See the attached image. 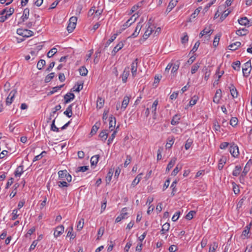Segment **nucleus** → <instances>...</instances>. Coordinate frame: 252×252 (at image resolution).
<instances>
[{
  "label": "nucleus",
  "instance_id": "obj_26",
  "mask_svg": "<svg viewBox=\"0 0 252 252\" xmlns=\"http://www.w3.org/2000/svg\"><path fill=\"white\" fill-rule=\"evenodd\" d=\"M177 160V158H173L170 161V162L168 163L167 166V167H166V171H169L174 165L175 162H176V161Z\"/></svg>",
  "mask_w": 252,
  "mask_h": 252
},
{
  "label": "nucleus",
  "instance_id": "obj_10",
  "mask_svg": "<svg viewBox=\"0 0 252 252\" xmlns=\"http://www.w3.org/2000/svg\"><path fill=\"white\" fill-rule=\"evenodd\" d=\"M143 22V21L142 22H139L138 24H137V25L135 28V30L134 32L129 36V37H136L138 36V35L139 34V33L140 31V30L142 27V23Z\"/></svg>",
  "mask_w": 252,
  "mask_h": 252
},
{
  "label": "nucleus",
  "instance_id": "obj_5",
  "mask_svg": "<svg viewBox=\"0 0 252 252\" xmlns=\"http://www.w3.org/2000/svg\"><path fill=\"white\" fill-rule=\"evenodd\" d=\"M16 93L17 91L15 90H12L10 92L8 96L6 99V104L7 105H10L12 103Z\"/></svg>",
  "mask_w": 252,
  "mask_h": 252
},
{
  "label": "nucleus",
  "instance_id": "obj_17",
  "mask_svg": "<svg viewBox=\"0 0 252 252\" xmlns=\"http://www.w3.org/2000/svg\"><path fill=\"white\" fill-rule=\"evenodd\" d=\"M231 86L229 87L230 92L231 95L233 98H236L238 96V93L235 87L233 84H231Z\"/></svg>",
  "mask_w": 252,
  "mask_h": 252
},
{
  "label": "nucleus",
  "instance_id": "obj_3",
  "mask_svg": "<svg viewBox=\"0 0 252 252\" xmlns=\"http://www.w3.org/2000/svg\"><path fill=\"white\" fill-rule=\"evenodd\" d=\"M229 152L231 155L234 158L238 157L239 155L238 147L234 144H232L230 146Z\"/></svg>",
  "mask_w": 252,
  "mask_h": 252
},
{
  "label": "nucleus",
  "instance_id": "obj_49",
  "mask_svg": "<svg viewBox=\"0 0 252 252\" xmlns=\"http://www.w3.org/2000/svg\"><path fill=\"white\" fill-rule=\"evenodd\" d=\"M55 119L56 118L53 120L51 125V130L55 132H59V128L57 127L55 125Z\"/></svg>",
  "mask_w": 252,
  "mask_h": 252
},
{
  "label": "nucleus",
  "instance_id": "obj_58",
  "mask_svg": "<svg viewBox=\"0 0 252 252\" xmlns=\"http://www.w3.org/2000/svg\"><path fill=\"white\" fill-rule=\"evenodd\" d=\"M238 119L236 117H232L230 121V125L232 126H235L237 125Z\"/></svg>",
  "mask_w": 252,
  "mask_h": 252
},
{
  "label": "nucleus",
  "instance_id": "obj_24",
  "mask_svg": "<svg viewBox=\"0 0 252 252\" xmlns=\"http://www.w3.org/2000/svg\"><path fill=\"white\" fill-rule=\"evenodd\" d=\"M129 97L127 96H124L123 102H122V106H121V108L123 109V110H125V109L126 108V107L127 106V105L129 103Z\"/></svg>",
  "mask_w": 252,
  "mask_h": 252
},
{
  "label": "nucleus",
  "instance_id": "obj_25",
  "mask_svg": "<svg viewBox=\"0 0 252 252\" xmlns=\"http://www.w3.org/2000/svg\"><path fill=\"white\" fill-rule=\"evenodd\" d=\"M143 175V173L139 174L136 178L134 179L131 183V187H135L140 181L141 179V176Z\"/></svg>",
  "mask_w": 252,
  "mask_h": 252
},
{
  "label": "nucleus",
  "instance_id": "obj_15",
  "mask_svg": "<svg viewBox=\"0 0 252 252\" xmlns=\"http://www.w3.org/2000/svg\"><path fill=\"white\" fill-rule=\"evenodd\" d=\"M75 97V95L73 93H68L64 96V103H69L71 100H73Z\"/></svg>",
  "mask_w": 252,
  "mask_h": 252
},
{
  "label": "nucleus",
  "instance_id": "obj_56",
  "mask_svg": "<svg viewBox=\"0 0 252 252\" xmlns=\"http://www.w3.org/2000/svg\"><path fill=\"white\" fill-rule=\"evenodd\" d=\"M117 133L116 130H114L113 132L111 134V135L109 137L108 140V145H110L113 141V139L116 136V134Z\"/></svg>",
  "mask_w": 252,
  "mask_h": 252
},
{
  "label": "nucleus",
  "instance_id": "obj_42",
  "mask_svg": "<svg viewBox=\"0 0 252 252\" xmlns=\"http://www.w3.org/2000/svg\"><path fill=\"white\" fill-rule=\"evenodd\" d=\"M79 71L80 75L85 76L88 73V70L84 66H82L79 69Z\"/></svg>",
  "mask_w": 252,
  "mask_h": 252
},
{
  "label": "nucleus",
  "instance_id": "obj_22",
  "mask_svg": "<svg viewBox=\"0 0 252 252\" xmlns=\"http://www.w3.org/2000/svg\"><path fill=\"white\" fill-rule=\"evenodd\" d=\"M24 166L23 165H20L16 169L15 172H14V175L15 177H20L21 175L22 174V173L24 172L23 170Z\"/></svg>",
  "mask_w": 252,
  "mask_h": 252
},
{
  "label": "nucleus",
  "instance_id": "obj_61",
  "mask_svg": "<svg viewBox=\"0 0 252 252\" xmlns=\"http://www.w3.org/2000/svg\"><path fill=\"white\" fill-rule=\"evenodd\" d=\"M218 248V244L214 242L213 245H210L209 252H215Z\"/></svg>",
  "mask_w": 252,
  "mask_h": 252
},
{
  "label": "nucleus",
  "instance_id": "obj_46",
  "mask_svg": "<svg viewBox=\"0 0 252 252\" xmlns=\"http://www.w3.org/2000/svg\"><path fill=\"white\" fill-rule=\"evenodd\" d=\"M200 63H196L194 64L192 66L191 69V74H194L196 72V71L198 69V68L200 66Z\"/></svg>",
  "mask_w": 252,
  "mask_h": 252
},
{
  "label": "nucleus",
  "instance_id": "obj_63",
  "mask_svg": "<svg viewBox=\"0 0 252 252\" xmlns=\"http://www.w3.org/2000/svg\"><path fill=\"white\" fill-rule=\"evenodd\" d=\"M17 213H18V210L17 209H14L13 211H12V213L11 214L12 217V218H11V220H15L16 219H17L18 217V215L17 214Z\"/></svg>",
  "mask_w": 252,
  "mask_h": 252
},
{
  "label": "nucleus",
  "instance_id": "obj_18",
  "mask_svg": "<svg viewBox=\"0 0 252 252\" xmlns=\"http://www.w3.org/2000/svg\"><path fill=\"white\" fill-rule=\"evenodd\" d=\"M178 1L179 0H171L167 7L166 11H168V12L171 11L172 9L176 5Z\"/></svg>",
  "mask_w": 252,
  "mask_h": 252
},
{
  "label": "nucleus",
  "instance_id": "obj_2",
  "mask_svg": "<svg viewBox=\"0 0 252 252\" xmlns=\"http://www.w3.org/2000/svg\"><path fill=\"white\" fill-rule=\"evenodd\" d=\"M252 70L251 60L247 62L242 68L243 75L245 77H248Z\"/></svg>",
  "mask_w": 252,
  "mask_h": 252
},
{
  "label": "nucleus",
  "instance_id": "obj_38",
  "mask_svg": "<svg viewBox=\"0 0 252 252\" xmlns=\"http://www.w3.org/2000/svg\"><path fill=\"white\" fill-rule=\"evenodd\" d=\"M118 35L117 33L114 34L111 38L106 42L105 44V48L108 47L110 44L116 38Z\"/></svg>",
  "mask_w": 252,
  "mask_h": 252
},
{
  "label": "nucleus",
  "instance_id": "obj_33",
  "mask_svg": "<svg viewBox=\"0 0 252 252\" xmlns=\"http://www.w3.org/2000/svg\"><path fill=\"white\" fill-rule=\"evenodd\" d=\"M99 137L101 139L105 142L108 137V133H107V130H102L99 134Z\"/></svg>",
  "mask_w": 252,
  "mask_h": 252
},
{
  "label": "nucleus",
  "instance_id": "obj_34",
  "mask_svg": "<svg viewBox=\"0 0 252 252\" xmlns=\"http://www.w3.org/2000/svg\"><path fill=\"white\" fill-rule=\"evenodd\" d=\"M113 172L114 170H112V169H110L109 171H108L106 177V182L107 184H109V183L110 182L112 179V177L113 174Z\"/></svg>",
  "mask_w": 252,
  "mask_h": 252
},
{
  "label": "nucleus",
  "instance_id": "obj_54",
  "mask_svg": "<svg viewBox=\"0 0 252 252\" xmlns=\"http://www.w3.org/2000/svg\"><path fill=\"white\" fill-rule=\"evenodd\" d=\"M127 209L126 207H125L122 209L121 214L120 216L123 217V219H124L126 218L128 213H127Z\"/></svg>",
  "mask_w": 252,
  "mask_h": 252
},
{
  "label": "nucleus",
  "instance_id": "obj_23",
  "mask_svg": "<svg viewBox=\"0 0 252 252\" xmlns=\"http://www.w3.org/2000/svg\"><path fill=\"white\" fill-rule=\"evenodd\" d=\"M241 45V43L240 42L237 41L229 45L228 48L229 50L235 51L237 50L238 47H240Z\"/></svg>",
  "mask_w": 252,
  "mask_h": 252
},
{
  "label": "nucleus",
  "instance_id": "obj_7",
  "mask_svg": "<svg viewBox=\"0 0 252 252\" xmlns=\"http://www.w3.org/2000/svg\"><path fill=\"white\" fill-rule=\"evenodd\" d=\"M64 231V227L63 225L57 226L55 230L54 236L55 238L60 236Z\"/></svg>",
  "mask_w": 252,
  "mask_h": 252
},
{
  "label": "nucleus",
  "instance_id": "obj_64",
  "mask_svg": "<svg viewBox=\"0 0 252 252\" xmlns=\"http://www.w3.org/2000/svg\"><path fill=\"white\" fill-rule=\"evenodd\" d=\"M199 45H200L199 41H197L194 45V46L193 47L192 49L190 51V52H192V53H194V52H195L197 51V49L198 48Z\"/></svg>",
  "mask_w": 252,
  "mask_h": 252
},
{
  "label": "nucleus",
  "instance_id": "obj_28",
  "mask_svg": "<svg viewBox=\"0 0 252 252\" xmlns=\"http://www.w3.org/2000/svg\"><path fill=\"white\" fill-rule=\"evenodd\" d=\"M99 123H96L92 127L91 131L90 132V134L91 135H94L96 134L98 129L99 128V126L100 125Z\"/></svg>",
  "mask_w": 252,
  "mask_h": 252
},
{
  "label": "nucleus",
  "instance_id": "obj_40",
  "mask_svg": "<svg viewBox=\"0 0 252 252\" xmlns=\"http://www.w3.org/2000/svg\"><path fill=\"white\" fill-rule=\"evenodd\" d=\"M198 99H199V98H198V96L195 95L191 97V98L189 102V106H192L194 105H195L196 103V102H197V101L198 100Z\"/></svg>",
  "mask_w": 252,
  "mask_h": 252
},
{
  "label": "nucleus",
  "instance_id": "obj_13",
  "mask_svg": "<svg viewBox=\"0 0 252 252\" xmlns=\"http://www.w3.org/2000/svg\"><path fill=\"white\" fill-rule=\"evenodd\" d=\"M109 128L110 130H113V128L115 127L116 120L115 117H114L113 115H111L109 118Z\"/></svg>",
  "mask_w": 252,
  "mask_h": 252
},
{
  "label": "nucleus",
  "instance_id": "obj_8",
  "mask_svg": "<svg viewBox=\"0 0 252 252\" xmlns=\"http://www.w3.org/2000/svg\"><path fill=\"white\" fill-rule=\"evenodd\" d=\"M222 97L221 91L220 89H218L216 91L215 96L213 98V102L218 104L219 103Z\"/></svg>",
  "mask_w": 252,
  "mask_h": 252
},
{
  "label": "nucleus",
  "instance_id": "obj_9",
  "mask_svg": "<svg viewBox=\"0 0 252 252\" xmlns=\"http://www.w3.org/2000/svg\"><path fill=\"white\" fill-rule=\"evenodd\" d=\"M30 14V9L28 8H25L24 10L23 15L22 16L21 18V22H18V24H20L21 23H23L25 22L26 20H27L29 18Z\"/></svg>",
  "mask_w": 252,
  "mask_h": 252
},
{
  "label": "nucleus",
  "instance_id": "obj_51",
  "mask_svg": "<svg viewBox=\"0 0 252 252\" xmlns=\"http://www.w3.org/2000/svg\"><path fill=\"white\" fill-rule=\"evenodd\" d=\"M220 34H217L216 36L214 38V41H213V46L216 47H217L218 44L220 41Z\"/></svg>",
  "mask_w": 252,
  "mask_h": 252
},
{
  "label": "nucleus",
  "instance_id": "obj_39",
  "mask_svg": "<svg viewBox=\"0 0 252 252\" xmlns=\"http://www.w3.org/2000/svg\"><path fill=\"white\" fill-rule=\"evenodd\" d=\"M248 33V31L245 28L239 29L236 32V33L239 36L246 35Z\"/></svg>",
  "mask_w": 252,
  "mask_h": 252
},
{
  "label": "nucleus",
  "instance_id": "obj_45",
  "mask_svg": "<svg viewBox=\"0 0 252 252\" xmlns=\"http://www.w3.org/2000/svg\"><path fill=\"white\" fill-rule=\"evenodd\" d=\"M57 52V49L55 47L51 49L47 53V57L48 58L52 57Z\"/></svg>",
  "mask_w": 252,
  "mask_h": 252
},
{
  "label": "nucleus",
  "instance_id": "obj_35",
  "mask_svg": "<svg viewBox=\"0 0 252 252\" xmlns=\"http://www.w3.org/2000/svg\"><path fill=\"white\" fill-rule=\"evenodd\" d=\"M67 171L66 170H60L58 172L59 177L62 180H65L66 177Z\"/></svg>",
  "mask_w": 252,
  "mask_h": 252
},
{
  "label": "nucleus",
  "instance_id": "obj_21",
  "mask_svg": "<svg viewBox=\"0 0 252 252\" xmlns=\"http://www.w3.org/2000/svg\"><path fill=\"white\" fill-rule=\"evenodd\" d=\"M104 103V99L100 96H98L96 101V107L98 109H101L103 107Z\"/></svg>",
  "mask_w": 252,
  "mask_h": 252
},
{
  "label": "nucleus",
  "instance_id": "obj_43",
  "mask_svg": "<svg viewBox=\"0 0 252 252\" xmlns=\"http://www.w3.org/2000/svg\"><path fill=\"white\" fill-rule=\"evenodd\" d=\"M46 62L44 60H40L37 64V68L39 70H41L43 66L45 65Z\"/></svg>",
  "mask_w": 252,
  "mask_h": 252
},
{
  "label": "nucleus",
  "instance_id": "obj_27",
  "mask_svg": "<svg viewBox=\"0 0 252 252\" xmlns=\"http://www.w3.org/2000/svg\"><path fill=\"white\" fill-rule=\"evenodd\" d=\"M242 170V167L240 165H236L232 172L234 176H238Z\"/></svg>",
  "mask_w": 252,
  "mask_h": 252
},
{
  "label": "nucleus",
  "instance_id": "obj_48",
  "mask_svg": "<svg viewBox=\"0 0 252 252\" xmlns=\"http://www.w3.org/2000/svg\"><path fill=\"white\" fill-rule=\"evenodd\" d=\"M84 219L82 218L81 219L77 222V230H81L84 226Z\"/></svg>",
  "mask_w": 252,
  "mask_h": 252
},
{
  "label": "nucleus",
  "instance_id": "obj_53",
  "mask_svg": "<svg viewBox=\"0 0 252 252\" xmlns=\"http://www.w3.org/2000/svg\"><path fill=\"white\" fill-rule=\"evenodd\" d=\"M138 66V59H135L131 64V70H137Z\"/></svg>",
  "mask_w": 252,
  "mask_h": 252
},
{
  "label": "nucleus",
  "instance_id": "obj_14",
  "mask_svg": "<svg viewBox=\"0 0 252 252\" xmlns=\"http://www.w3.org/2000/svg\"><path fill=\"white\" fill-rule=\"evenodd\" d=\"M129 75V68L128 67H126L125 68L123 74L122 75V81L123 83H126L127 81V79L128 76Z\"/></svg>",
  "mask_w": 252,
  "mask_h": 252
},
{
  "label": "nucleus",
  "instance_id": "obj_32",
  "mask_svg": "<svg viewBox=\"0 0 252 252\" xmlns=\"http://www.w3.org/2000/svg\"><path fill=\"white\" fill-rule=\"evenodd\" d=\"M99 156L96 155L93 156L91 158V163L92 165H96L98 161Z\"/></svg>",
  "mask_w": 252,
  "mask_h": 252
},
{
  "label": "nucleus",
  "instance_id": "obj_37",
  "mask_svg": "<svg viewBox=\"0 0 252 252\" xmlns=\"http://www.w3.org/2000/svg\"><path fill=\"white\" fill-rule=\"evenodd\" d=\"M238 22L241 25L247 26L249 24V21L247 17H244L239 19Z\"/></svg>",
  "mask_w": 252,
  "mask_h": 252
},
{
  "label": "nucleus",
  "instance_id": "obj_62",
  "mask_svg": "<svg viewBox=\"0 0 252 252\" xmlns=\"http://www.w3.org/2000/svg\"><path fill=\"white\" fill-rule=\"evenodd\" d=\"M104 232V228L103 227H101L99 228L98 232H97V239H99V238L101 237Z\"/></svg>",
  "mask_w": 252,
  "mask_h": 252
},
{
  "label": "nucleus",
  "instance_id": "obj_16",
  "mask_svg": "<svg viewBox=\"0 0 252 252\" xmlns=\"http://www.w3.org/2000/svg\"><path fill=\"white\" fill-rule=\"evenodd\" d=\"M158 101L156 99L154 101V103H153L151 109H152V113L153 114V118L155 119L156 118L157 116V105H158Z\"/></svg>",
  "mask_w": 252,
  "mask_h": 252
},
{
  "label": "nucleus",
  "instance_id": "obj_1",
  "mask_svg": "<svg viewBox=\"0 0 252 252\" xmlns=\"http://www.w3.org/2000/svg\"><path fill=\"white\" fill-rule=\"evenodd\" d=\"M17 33L24 37H29L33 35V32L31 30L23 29L17 30Z\"/></svg>",
  "mask_w": 252,
  "mask_h": 252
},
{
  "label": "nucleus",
  "instance_id": "obj_4",
  "mask_svg": "<svg viewBox=\"0 0 252 252\" xmlns=\"http://www.w3.org/2000/svg\"><path fill=\"white\" fill-rule=\"evenodd\" d=\"M138 16H135V15H133L130 18H129L124 25L122 26V30H125L127 27H129L132 23H133Z\"/></svg>",
  "mask_w": 252,
  "mask_h": 252
},
{
  "label": "nucleus",
  "instance_id": "obj_47",
  "mask_svg": "<svg viewBox=\"0 0 252 252\" xmlns=\"http://www.w3.org/2000/svg\"><path fill=\"white\" fill-rule=\"evenodd\" d=\"M55 73L52 72L47 75L45 78V82L46 83H48L51 81V80L54 77Z\"/></svg>",
  "mask_w": 252,
  "mask_h": 252
},
{
  "label": "nucleus",
  "instance_id": "obj_29",
  "mask_svg": "<svg viewBox=\"0 0 252 252\" xmlns=\"http://www.w3.org/2000/svg\"><path fill=\"white\" fill-rule=\"evenodd\" d=\"M202 71L204 72V79L207 81L210 76L211 72L208 68V67L204 66L202 69Z\"/></svg>",
  "mask_w": 252,
  "mask_h": 252
},
{
  "label": "nucleus",
  "instance_id": "obj_57",
  "mask_svg": "<svg viewBox=\"0 0 252 252\" xmlns=\"http://www.w3.org/2000/svg\"><path fill=\"white\" fill-rule=\"evenodd\" d=\"M195 214V212L194 211H189L188 214L186 216V219L190 220L193 218V215Z\"/></svg>",
  "mask_w": 252,
  "mask_h": 252
},
{
  "label": "nucleus",
  "instance_id": "obj_20",
  "mask_svg": "<svg viewBox=\"0 0 252 252\" xmlns=\"http://www.w3.org/2000/svg\"><path fill=\"white\" fill-rule=\"evenodd\" d=\"M73 104H70L67 108H66V110L63 112V114L66 115L67 117L70 118L71 117L72 114V106Z\"/></svg>",
  "mask_w": 252,
  "mask_h": 252
},
{
  "label": "nucleus",
  "instance_id": "obj_11",
  "mask_svg": "<svg viewBox=\"0 0 252 252\" xmlns=\"http://www.w3.org/2000/svg\"><path fill=\"white\" fill-rule=\"evenodd\" d=\"M213 32V30L209 29H207V28H205L200 32L199 37L201 38L204 35L208 34L207 36L208 37V38H210V36L212 34Z\"/></svg>",
  "mask_w": 252,
  "mask_h": 252
},
{
  "label": "nucleus",
  "instance_id": "obj_6",
  "mask_svg": "<svg viewBox=\"0 0 252 252\" xmlns=\"http://www.w3.org/2000/svg\"><path fill=\"white\" fill-rule=\"evenodd\" d=\"M125 42V41H121L116 45L112 51V56H115L116 54L124 47Z\"/></svg>",
  "mask_w": 252,
  "mask_h": 252
},
{
  "label": "nucleus",
  "instance_id": "obj_52",
  "mask_svg": "<svg viewBox=\"0 0 252 252\" xmlns=\"http://www.w3.org/2000/svg\"><path fill=\"white\" fill-rule=\"evenodd\" d=\"M73 231V226H71L68 228V231L67 234V237H70V239H74L75 237V235L72 233Z\"/></svg>",
  "mask_w": 252,
  "mask_h": 252
},
{
  "label": "nucleus",
  "instance_id": "obj_12",
  "mask_svg": "<svg viewBox=\"0 0 252 252\" xmlns=\"http://www.w3.org/2000/svg\"><path fill=\"white\" fill-rule=\"evenodd\" d=\"M154 28H155V27H154L153 26L152 27L151 25H149L148 26V28L145 32V33L143 36L144 39H146L149 37V36L152 34V33L154 31V30H153Z\"/></svg>",
  "mask_w": 252,
  "mask_h": 252
},
{
  "label": "nucleus",
  "instance_id": "obj_55",
  "mask_svg": "<svg viewBox=\"0 0 252 252\" xmlns=\"http://www.w3.org/2000/svg\"><path fill=\"white\" fill-rule=\"evenodd\" d=\"M241 63L240 62L238 61L233 63L232 67L234 69L239 70L240 68Z\"/></svg>",
  "mask_w": 252,
  "mask_h": 252
},
{
  "label": "nucleus",
  "instance_id": "obj_59",
  "mask_svg": "<svg viewBox=\"0 0 252 252\" xmlns=\"http://www.w3.org/2000/svg\"><path fill=\"white\" fill-rule=\"evenodd\" d=\"M202 9V7L200 6L196 8L194 12L191 15V17L194 18L196 17V16L199 14L200 10Z\"/></svg>",
  "mask_w": 252,
  "mask_h": 252
},
{
  "label": "nucleus",
  "instance_id": "obj_50",
  "mask_svg": "<svg viewBox=\"0 0 252 252\" xmlns=\"http://www.w3.org/2000/svg\"><path fill=\"white\" fill-rule=\"evenodd\" d=\"M75 24H72L69 22L67 27V30L68 32L70 33L73 32V30L75 28Z\"/></svg>",
  "mask_w": 252,
  "mask_h": 252
},
{
  "label": "nucleus",
  "instance_id": "obj_44",
  "mask_svg": "<svg viewBox=\"0 0 252 252\" xmlns=\"http://www.w3.org/2000/svg\"><path fill=\"white\" fill-rule=\"evenodd\" d=\"M233 190L235 194H238L240 193L239 186L237 185L235 182H232Z\"/></svg>",
  "mask_w": 252,
  "mask_h": 252
},
{
  "label": "nucleus",
  "instance_id": "obj_19",
  "mask_svg": "<svg viewBox=\"0 0 252 252\" xmlns=\"http://www.w3.org/2000/svg\"><path fill=\"white\" fill-rule=\"evenodd\" d=\"M181 119L180 115L176 114L173 117L171 121V124L175 126L179 124V121Z\"/></svg>",
  "mask_w": 252,
  "mask_h": 252
},
{
  "label": "nucleus",
  "instance_id": "obj_36",
  "mask_svg": "<svg viewBox=\"0 0 252 252\" xmlns=\"http://www.w3.org/2000/svg\"><path fill=\"white\" fill-rule=\"evenodd\" d=\"M180 63L179 61H177L176 62L172 64V68L171 70L172 73L176 72L179 69Z\"/></svg>",
  "mask_w": 252,
  "mask_h": 252
},
{
  "label": "nucleus",
  "instance_id": "obj_31",
  "mask_svg": "<svg viewBox=\"0 0 252 252\" xmlns=\"http://www.w3.org/2000/svg\"><path fill=\"white\" fill-rule=\"evenodd\" d=\"M226 158L225 157H222L220 160L218 164V169L221 170L226 162Z\"/></svg>",
  "mask_w": 252,
  "mask_h": 252
},
{
  "label": "nucleus",
  "instance_id": "obj_30",
  "mask_svg": "<svg viewBox=\"0 0 252 252\" xmlns=\"http://www.w3.org/2000/svg\"><path fill=\"white\" fill-rule=\"evenodd\" d=\"M170 224L168 222L164 223L162 226V229L160 230L161 234L163 235L166 232L168 231L170 228Z\"/></svg>",
  "mask_w": 252,
  "mask_h": 252
},
{
  "label": "nucleus",
  "instance_id": "obj_41",
  "mask_svg": "<svg viewBox=\"0 0 252 252\" xmlns=\"http://www.w3.org/2000/svg\"><path fill=\"white\" fill-rule=\"evenodd\" d=\"M250 233V227L249 226H246L245 228V229L243 231L242 234V237H244V238H249L250 236H249V234Z\"/></svg>",
  "mask_w": 252,
  "mask_h": 252
},
{
  "label": "nucleus",
  "instance_id": "obj_60",
  "mask_svg": "<svg viewBox=\"0 0 252 252\" xmlns=\"http://www.w3.org/2000/svg\"><path fill=\"white\" fill-rule=\"evenodd\" d=\"M57 184L60 188L67 187L69 185V184L64 181H59Z\"/></svg>",
  "mask_w": 252,
  "mask_h": 252
}]
</instances>
